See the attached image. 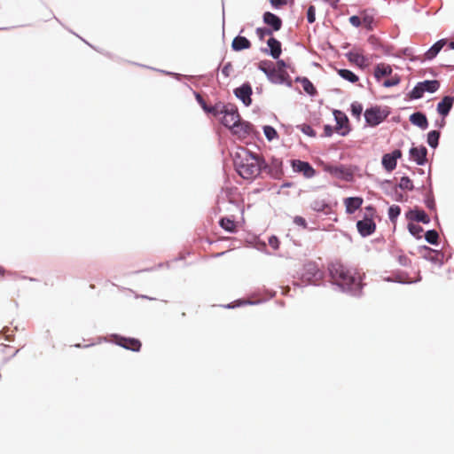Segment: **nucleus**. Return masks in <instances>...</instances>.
<instances>
[{"label":"nucleus","mask_w":454,"mask_h":454,"mask_svg":"<svg viewBox=\"0 0 454 454\" xmlns=\"http://www.w3.org/2000/svg\"><path fill=\"white\" fill-rule=\"evenodd\" d=\"M328 269L331 278L335 285L353 295L360 294L362 289V278L358 273L338 262H332Z\"/></svg>","instance_id":"obj_1"},{"label":"nucleus","mask_w":454,"mask_h":454,"mask_svg":"<svg viewBox=\"0 0 454 454\" xmlns=\"http://www.w3.org/2000/svg\"><path fill=\"white\" fill-rule=\"evenodd\" d=\"M233 161L236 171L244 179H254L258 176L264 164L262 158L245 148L235 153Z\"/></svg>","instance_id":"obj_2"},{"label":"nucleus","mask_w":454,"mask_h":454,"mask_svg":"<svg viewBox=\"0 0 454 454\" xmlns=\"http://www.w3.org/2000/svg\"><path fill=\"white\" fill-rule=\"evenodd\" d=\"M258 68L274 83H284L289 80L284 60H278L277 66L270 60H262L258 64Z\"/></svg>","instance_id":"obj_3"},{"label":"nucleus","mask_w":454,"mask_h":454,"mask_svg":"<svg viewBox=\"0 0 454 454\" xmlns=\"http://www.w3.org/2000/svg\"><path fill=\"white\" fill-rule=\"evenodd\" d=\"M215 116L223 114L222 118V123L229 128L231 130L237 125L240 121V116L238 113V109L234 105H215L209 110Z\"/></svg>","instance_id":"obj_4"},{"label":"nucleus","mask_w":454,"mask_h":454,"mask_svg":"<svg viewBox=\"0 0 454 454\" xmlns=\"http://www.w3.org/2000/svg\"><path fill=\"white\" fill-rule=\"evenodd\" d=\"M323 272L319 270L315 262H308L303 266L302 278L309 283H315L320 280Z\"/></svg>","instance_id":"obj_5"},{"label":"nucleus","mask_w":454,"mask_h":454,"mask_svg":"<svg viewBox=\"0 0 454 454\" xmlns=\"http://www.w3.org/2000/svg\"><path fill=\"white\" fill-rule=\"evenodd\" d=\"M294 171L302 173V175L307 178H311L315 176V169L312 166L307 162L300 160H293L291 161Z\"/></svg>","instance_id":"obj_6"},{"label":"nucleus","mask_w":454,"mask_h":454,"mask_svg":"<svg viewBox=\"0 0 454 454\" xmlns=\"http://www.w3.org/2000/svg\"><path fill=\"white\" fill-rule=\"evenodd\" d=\"M402 157L400 150H395L391 153H386L382 157V166L387 172L393 171L396 168L397 160Z\"/></svg>","instance_id":"obj_7"},{"label":"nucleus","mask_w":454,"mask_h":454,"mask_svg":"<svg viewBox=\"0 0 454 454\" xmlns=\"http://www.w3.org/2000/svg\"><path fill=\"white\" fill-rule=\"evenodd\" d=\"M454 104V98L450 96H445L437 105V112L441 114L443 119L441 121L440 127H443L445 124L444 117H446Z\"/></svg>","instance_id":"obj_8"},{"label":"nucleus","mask_w":454,"mask_h":454,"mask_svg":"<svg viewBox=\"0 0 454 454\" xmlns=\"http://www.w3.org/2000/svg\"><path fill=\"white\" fill-rule=\"evenodd\" d=\"M385 117L378 107H372L364 112L365 121L370 126H377Z\"/></svg>","instance_id":"obj_9"},{"label":"nucleus","mask_w":454,"mask_h":454,"mask_svg":"<svg viewBox=\"0 0 454 454\" xmlns=\"http://www.w3.org/2000/svg\"><path fill=\"white\" fill-rule=\"evenodd\" d=\"M358 232L363 236L366 237L372 234L376 230V224L374 221L370 217H365L356 223Z\"/></svg>","instance_id":"obj_10"},{"label":"nucleus","mask_w":454,"mask_h":454,"mask_svg":"<svg viewBox=\"0 0 454 454\" xmlns=\"http://www.w3.org/2000/svg\"><path fill=\"white\" fill-rule=\"evenodd\" d=\"M282 165L281 160L273 159L269 166L264 163L262 169H267L271 177L280 179L284 174Z\"/></svg>","instance_id":"obj_11"},{"label":"nucleus","mask_w":454,"mask_h":454,"mask_svg":"<svg viewBox=\"0 0 454 454\" xmlns=\"http://www.w3.org/2000/svg\"><path fill=\"white\" fill-rule=\"evenodd\" d=\"M234 93L246 106L251 104L252 88L249 83H244L240 87L236 88Z\"/></svg>","instance_id":"obj_12"},{"label":"nucleus","mask_w":454,"mask_h":454,"mask_svg":"<svg viewBox=\"0 0 454 454\" xmlns=\"http://www.w3.org/2000/svg\"><path fill=\"white\" fill-rule=\"evenodd\" d=\"M116 343L132 351H139L142 346L141 341L135 338L116 337Z\"/></svg>","instance_id":"obj_13"},{"label":"nucleus","mask_w":454,"mask_h":454,"mask_svg":"<svg viewBox=\"0 0 454 454\" xmlns=\"http://www.w3.org/2000/svg\"><path fill=\"white\" fill-rule=\"evenodd\" d=\"M262 19L263 22L271 27L272 32L278 31L282 27L281 19L270 12H264Z\"/></svg>","instance_id":"obj_14"},{"label":"nucleus","mask_w":454,"mask_h":454,"mask_svg":"<svg viewBox=\"0 0 454 454\" xmlns=\"http://www.w3.org/2000/svg\"><path fill=\"white\" fill-rule=\"evenodd\" d=\"M427 150L425 146L412 147L410 150L411 158L418 164L424 165L427 161Z\"/></svg>","instance_id":"obj_15"},{"label":"nucleus","mask_w":454,"mask_h":454,"mask_svg":"<svg viewBox=\"0 0 454 454\" xmlns=\"http://www.w3.org/2000/svg\"><path fill=\"white\" fill-rule=\"evenodd\" d=\"M252 125L241 120L231 129L232 133L237 135L239 138L247 137L252 132Z\"/></svg>","instance_id":"obj_16"},{"label":"nucleus","mask_w":454,"mask_h":454,"mask_svg":"<svg viewBox=\"0 0 454 454\" xmlns=\"http://www.w3.org/2000/svg\"><path fill=\"white\" fill-rule=\"evenodd\" d=\"M364 200L360 197H349L344 200L346 212L353 214L359 209L363 204Z\"/></svg>","instance_id":"obj_17"},{"label":"nucleus","mask_w":454,"mask_h":454,"mask_svg":"<svg viewBox=\"0 0 454 454\" xmlns=\"http://www.w3.org/2000/svg\"><path fill=\"white\" fill-rule=\"evenodd\" d=\"M348 59L351 63L356 64L362 68L366 67L369 65L368 59L358 51H350L348 54Z\"/></svg>","instance_id":"obj_18"},{"label":"nucleus","mask_w":454,"mask_h":454,"mask_svg":"<svg viewBox=\"0 0 454 454\" xmlns=\"http://www.w3.org/2000/svg\"><path fill=\"white\" fill-rule=\"evenodd\" d=\"M447 41L445 39H441L437 41L430 49L427 51L424 54V59L427 60H431L436 57L439 51L443 48L446 44Z\"/></svg>","instance_id":"obj_19"},{"label":"nucleus","mask_w":454,"mask_h":454,"mask_svg":"<svg viewBox=\"0 0 454 454\" xmlns=\"http://www.w3.org/2000/svg\"><path fill=\"white\" fill-rule=\"evenodd\" d=\"M410 121L422 129H426L428 127V121L426 115L420 112L412 114L410 116Z\"/></svg>","instance_id":"obj_20"},{"label":"nucleus","mask_w":454,"mask_h":454,"mask_svg":"<svg viewBox=\"0 0 454 454\" xmlns=\"http://www.w3.org/2000/svg\"><path fill=\"white\" fill-rule=\"evenodd\" d=\"M231 47L234 51H239L249 49L251 47V43L246 37L239 35L232 40Z\"/></svg>","instance_id":"obj_21"},{"label":"nucleus","mask_w":454,"mask_h":454,"mask_svg":"<svg viewBox=\"0 0 454 454\" xmlns=\"http://www.w3.org/2000/svg\"><path fill=\"white\" fill-rule=\"evenodd\" d=\"M407 217L411 220L421 222L423 223H428L430 222L429 216L426 214L424 210H411L407 214Z\"/></svg>","instance_id":"obj_22"},{"label":"nucleus","mask_w":454,"mask_h":454,"mask_svg":"<svg viewBox=\"0 0 454 454\" xmlns=\"http://www.w3.org/2000/svg\"><path fill=\"white\" fill-rule=\"evenodd\" d=\"M267 44L270 50V54L271 55V57L275 59H278L282 51L280 42L274 37H270L268 40Z\"/></svg>","instance_id":"obj_23"},{"label":"nucleus","mask_w":454,"mask_h":454,"mask_svg":"<svg viewBox=\"0 0 454 454\" xmlns=\"http://www.w3.org/2000/svg\"><path fill=\"white\" fill-rule=\"evenodd\" d=\"M392 74V67L385 63L378 64L374 68V76L380 81L383 76H388Z\"/></svg>","instance_id":"obj_24"},{"label":"nucleus","mask_w":454,"mask_h":454,"mask_svg":"<svg viewBox=\"0 0 454 454\" xmlns=\"http://www.w3.org/2000/svg\"><path fill=\"white\" fill-rule=\"evenodd\" d=\"M333 114H334L336 123H337L336 127H335L336 131H340V130L343 129L344 128H348V119L345 114H343L342 112H340L339 110H335Z\"/></svg>","instance_id":"obj_25"},{"label":"nucleus","mask_w":454,"mask_h":454,"mask_svg":"<svg viewBox=\"0 0 454 454\" xmlns=\"http://www.w3.org/2000/svg\"><path fill=\"white\" fill-rule=\"evenodd\" d=\"M220 226L225 231L234 233L237 231V223L233 219L223 217L219 222Z\"/></svg>","instance_id":"obj_26"},{"label":"nucleus","mask_w":454,"mask_h":454,"mask_svg":"<svg viewBox=\"0 0 454 454\" xmlns=\"http://www.w3.org/2000/svg\"><path fill=\"white\" fill-rule=\"evenodd\" d=\"M424 91L434 93L440 88V82L437 80H427L420 82Z\"/></svg>","instance_id":"obj_27"},{"label":"nucleus","mask_w":454,"mask_h":454,"mask_svg":"<svg viewBox=\"0 0 454 454\" xmlns=\"http://www.w3.org/2000/svg\"><path fill=\"white\" fill-rule=\"evenodd\" d=\"M337 73L340 74L341 78L352 83H355L359 80L358 76L348 69H338Z\"/></svg>","instance_id":"obj_28"},{"label":"nucleus","mask_w":454,"mask_h":454,"mask_svg":"<svg viewBox=\"0 0 454 454\" xmlns=\"http://www.w3.org/2000/svg\"><path fill=\"white\" fill-rule=\"evenodd\" d=\"M424 93L425 91L421 85V82H418L417 85L410 92L409 97L411 99H419L423 97Z\"/></svg>","instance_id":"obj_29"},{"label":"nucleus","mask_w":454,"mask_h":454,"mask_svg":"<svg viewBox=\"0 0 454 454\" xmlns=\"http://www.w3.org/2000/svg\"><path fill=\"white\" fill-rule=\"evenodd\" d=\"M440 137V132L437 130H432L427 134V144L435 148L438 145V140Z\"/></svg>","instance_id":"obj_30"},{"label":"nucleus","mask_w":454,"mask_h":454,"mask_svg":"<svg viewBox=\"0 0 454 454\" xmlns=\"http://www.w3.org/2000/svg\"><path fill=\"white\" fill-rule=\"evenodd\" d=\"M301 83L304 91H306L309 95H315L317 93V90L314 87L313 83L306 77L301 80Z\"/></svg>","instance_id":"obj_31"},{"label":"nucleus","mask_w":454,"mask_h":454,"mask_svg":"<svg viewBox=\"0 0 454 454\" xmlns=\"http://www.w3.org/2000/svg\"><path fill=\"white\" fill-rule=\"evenodd\" d=\"M425 238L428 243L436 245L438 243L439 235L436 231L431 230L426 232Z\"/></svg>","instance_id":"obj_32"},{"label":"nucleus","mask_w":454,"mask_h":454,"mask_svg":"<svg viewBox=\"0 0 454 454\" xmlns=\"http://www.w3.org/2000/svg\"><path fill=\"white\" fill-rule=\"evenodd\" d=\"M399 187L402 190L411 191V190H413L412 181L408 176H403L400 179Z\"/></svg>","instance_id":"obj_33"},{"label":"nucleus","mask_w":454,"mask_h":454,"mask_svg":"<svg viewBox=\"0 0 454 454\" xmlns=\"http://www.w3.org/2000/svg\"><path fill=\"white\" fill-rule=\"evenodd\" d=\"M263 132L269 141H271L278 137L276 129L271 126H264Z\"/></svg>","instance_id":"obj_34"},{"label":"nucleus","mask_w":454,"mask_h":454,"mask_svg":"<svg viewBox=\"0 0 454 454\" xmlns=\"http://www.w3.org/2000/svg\"><path fill=\"white\" fill-rule=\"evenodd\" d=\"M401 213V208L399 206L393 205L388 209V217L392 222H395V219Z\"/></svg>","instance_id":"obj_35"},{"label":"nucleus","mask_w":454,"mask_h":454,"mask_svg":"<svg viewBox=\"0 0 454 454\" xmlns=\"http://www.w3.org/2000/svg\"><path fill=\"white\" fill-rule=\"evenodd\" d=\"M409 231L415 236L416 238H420V234L423 231V228L416 223H409L408 224Z\"/></svg>","instance_id":"obj_36"},{"label":"nucleus","mask_w":454,"mask_h":454,"mask_svg":"<svg viewBox=\"0 0 454 454\" xmlns=\"http://www.w3.org/2000/svg\"><path fill=\"white\" fill-rule=\"evenodd\" d=\"M362 112H363V106L360 103L354 102L351 104V113H352L353 116L359 119Z\"/></svg>","instance_id":"obj_37"},{"label":"nucleus","mask_w":454,"mask_h":454,"mask_svg":"<svg viewBox=\"0 0 454 454\" xmlns=\"http://www.w3.org/2000/svg\"><path fill=\"white\" fill-rule=\"evenodd\" d=\"M325 207H327V204L324 200H315L311 203V208L317 212L324 211Z\"/></svg>","instance_id":"obj_38"},{"label":"nucleus","mask_w":454,"mask_h":454,"mask_svg":"<svg viewBox=\"0 0 454 454\" xmlns=\"http://www.w3.org/2000/svg\"><path fill=\"white\" fill-rule=\"evenodd\" d=\"M362 14H363L362 22L364 23V25L365 26V27L367 29L371 30L372 28V24L373 22V17L366 14L365 12H363Z\"/></svg>","instance_id":"obj_39"},{"label":"nucleus","mask_w":454,"mask_h":454,"mask_svg":"<svg viewBox=\"0 0 454 454\" xmlns=\"http://www.w3.org/2000/svg\"><path fill=\"white\" fill-rule=\"evenodd\" d=\"M272 34V30L266 27H258L256 28V35L261 40H263L266 35H270Z\"/></svg>","instance_id":"obj_40"},{"label":"nucleus","mask_w":454,"mask_h":454,"mask_svg":"<svg viewBox=\"0 0 454 454\" xmlns=\"http://www.w3.org/2000/svg\"><path fill=\"white\" fill-rule=\"evenodd\" d=\"M307 20L309 23H313L316 20V8L310 5L307 10Z\"/></svg>","instance_id":"obj_41"},{"label":"nucleus","mask_w":454,"mask_h":454,"mask_svg":"<svg viewBox=\"0 0 454 454\" xmlns=\"http://www.w3.org/2000/svg\"><path fill=\"white\" fill-rule=\"evenodd\" d=\"M299 128L304 134L309 137H314L317 135L316 131L308 124H302Z\"/></svg>","instance_id":"obj_42"},{"label":"nucleus","mask_w":454,"mask_h":454,"mask_svg":"<svg viewBox=\"0 0 454 454\" xmlns=\"http://www.w3.org/2000/svg\"><path fill=\"white\" fill-rule=\"evenodd\" d=\"M232 72L233 67L231 63H226L221 70L222 74L226 78L229 77Z\"/></svg>","instance_id":"obj_43"},{"label":"nucleus","mask_w":454,"mask_h":454,"mask_svg":"<svg viewBox=\"0 0 454 454\" xmlns=\"http://www.w3.org/2000/svg\"><path fill=\"white\" fill-rule=\"evenodd\" d=\"M399 82H400V79H399V77L395 76V77H391L390 79L386 80V81L383 82V86H385V87L388 88V87L395 86V85H397Z\"/></svg>","instance_id":"obj_44"},{"label":"nucleus","mask_w":454,"mask_h":454,"mask_svg":"<svg viewBox=\"0 0 454 454\" xmlns=\"http://www.w3.org/2000/svg\"><path fill=\"white\" fill-rule=\"evenodd\" d=\"M349 22L352 26L356 27H358L359 26H361L362 24V20H361V18L358 17V16H351L349 18Z\"/></svg>","instance_id":"obj_45"},{"label":"nucleus","mask_w":454,"mask_h":454,"mask_svg":"<svg viewBox=\"0 0 454 454\" xmlns=\"http://www.w3.org/2000/svg\"><path fill=\"white\" fill-rule=\"evenodd\" d=\"M294 223L295 224H297L299 226H302L304 228L307 226L306 220L301 216H295L294 219Z\"/></svg>","instance_id":"obj_46"},{"label":"nucleus","mask_w":454,"mask_h":454,"mask_svg":"<svg viewBox=\"0 0 454 454\" xmlns=\"http://www.w3.org/2000/svg\"><path fill=\"white\" fill-rule=\"evenodd\" d=\"M271 5L275 8H279L285 4H286V0H270Z\"/></svg>","instance_id":"obj_47"},{"label":"nucleus","mask_w":454,"mask_h":454,"mask_svg":"<svg viewBox=\"0 0 454 454\" xmlns=\"http://www.w3.org/2000/svg\"><path fill=\"white\" fill-rule=\"evenodd\" d=\"M269 244L275 249L278 247L279 241L277 237H270L269 239Z\"/></svg>","instance_id":"obj_48"},{"label":"nucleus","mask_w":454,"mask_h":454,"mask_svg":"<svg viewBox=\"0 0 454 454\" xmlns=\"http://www.w3.org/2000/svg\"><path fill=\"white\" fill-rule=\"evenodd\" d=\"M398 262L403 266H407L410 263V260L406 255H400L398 257Z\"/></svg>","instance_id":"obj_49"},{"label":"nucleus","mask_w":454,"mask_h":454,"mask_svg":"<svg viewBox=\"0 0 454 454\" xmlns=\"http://www.w3.org/2000/svg\"><path fill=\"white\" fill-rule=\"evenodd\" d=\"M333 133V129L332 126L330 125H325L324 127V136L325 137H331Z\"/></svg>","instance_id":"obj_50"},{"label":"nucleus","mask_w":454,"mask_h":454,"mask_svg":"<svg viewBox=\"0 0 454 454\" xmlns=\"http://www.w3.org/2000/svg\"><path fill=\"white\" fill-rule=\"evenodd\" d=\"M197 99H198V101L200 103V105L202 106V107H203V109H204L205 111H207V112H208V113H211L209 110H210L212 107L208 108V107L206 106V104H205V102H204V100L202 99V98H201V96H200V95H199V94L197 95Z\"/></svg>","instance_id":"obj_51"},{"label":"nucleus","mask_w":454,"mask_h":454,"mask_svg":"<svg viewBox=\"0 0 454 454\" xmlns=\"http://www.w3.org/2000/svg\"><path fill=\"white\" fill-rule=\"evenodd\" d=\"M325 1L329 3L332 7L336 8L340 0H325Z\"/></svg>","instance_id":"obj_52"},{"label":"nucleus","mask_w":454,"mask_h":454,"mask_svg":"<svg viewBox=\"0 0 454 454\" xmlns=\"http://www.w3.org/2000/svg\"><path fill=\"white\" fill-rule=\"evenodd\" d=\"M368 41H369L372 44H373V45H378V44H379V43H378V40H377V38H376L375 36H373V35L370 36V37H369V39H368Z\"/></svg>","instance_id":"obj_53"},{"label":"nucleus","mask_w":454,"mask_h":454,"mask_svg":"<svg viewBox=\"0 0 454 454\" xmlns=\"http://www.w3.org/2000/svg\"><path fill=\"white\" fill-rule=\"evenodd\" d=\"M5 274V270L3 267H0V276H4Z\"/></svg>","instance_id":"obj_54"},{"label":"nucleus","mask_w":454,"mask_h":454,"mask_svg":"<svg viewBox=\"0 0 454 454\" xmlns=\"http://www.w3.org/2000/svg\"><path fill=\"white\" fill-rule=\"evenodd\" d=\"M434 205V201L427 202V207H433Z\"/></svg>","instance_id":"obj_55"},{"label":"nucleus","mask_w":454,"mask_h":454,"mask_svg":"<svg viewBox=\"0 0 454 454\" xmlns=\"http://www.w3.org/2000/svg\"><path fill=\"white\" fill-rule=\"evenodd\" d=\"M449 47L454 49V41L450 43Z\"/></svg>","instance_id":"obj_56"},{"label":"nucleus","mask_w":454,"mask_h":454,"mask_svg":"<svg viewBox=\"0 0 454 454\" xmlns=\"http://www.w3.org/2000/svg\"><path fill=\"white\" fill-rule=\"evenodd\" d=\"M348 132V129H347L346 130L341 131V132H340V134H341L342 136H345Z\"/></svg>","instance_id":"obj_57"},{"label":"nucleus","mask_w":454,"mask_h":454,"mask_svg":"<svg viewBox=\"0 0 454 454\" xmlns=\"http://www.w3.org/2000/svg\"><path fill=\"white\" fill-rule=\"evenodd\" d=\"M366 209L373 212V208L371 207H368Z\"/></svg>","instance_id":"obj_58"},{"label":"nucleus","mask_w":454,"mask_h":454,"mask_svg":"<svg viewBox=\"0 0 454 454\" xmlns=\"http://www.w3.org/2000/svg\"><path fill=\"white\" fill-rule=\"evenodd\" d=\"M424 248H425L426 250H429V251H431V249H430L429 247H425Z\"/></svg>","instance_id":"obj_59"}]
</instances>
